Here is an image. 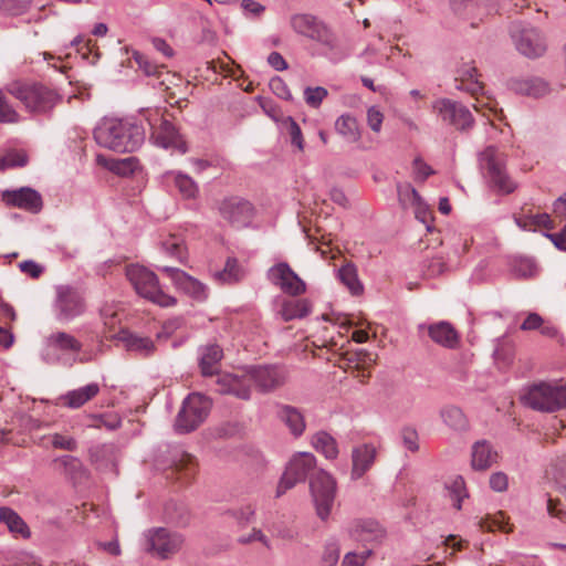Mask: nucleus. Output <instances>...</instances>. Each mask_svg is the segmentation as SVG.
Wrapping results in <instances>:
<instances>
[{"label":"nucleus","mask_w":566,"mask_h":566,"mask_svg":"<svg viewBox=\"0 0 566 566\" xmlns=\"http://www.w3.org/2000/svg\"><path fill=\"white\" fill-rule=\"evenodd\" d=\"M9 91L27 109L36 114L50 113L62 101V96L55 90L35 82L15 83Z\"/></svg>","instance_id":"obj_4"},{"label":"nucleus","mask_w":566,"mask_h":566,"mask_svg":"<svg viewBox=\"0 0 566 566\" xmlns=\"http://www.w3.org/2000/svg\"><path fill=\"white\" fill-rule=\"evenodd\" d=\"M515 223L523 230L535 231L538 228L553 229L554 223L547 213H534L531 208L523 207L514 216Z\"/></svg>","instance_id":"obj_30"},{"label":"nucleus","mask_w":566,"mask_h":566,"mask_svg":"<svg viewBox=\"0 0 566 566\" xmlns=\"http://www.w3.org/2000/svg\"><path fill=\"white\" fill-rule=\"evenodd\" d=\"M506 516L503 512H499L497 514L493 516H488L485 518H482L479 524L481 530L486 532H495V531H503L509 532L510 530H506L507 521Z\"/></svg>","instance_id":"obj_51"},{"label":"nucleus","mask_w":566,"mask_h":566,"mask_svg":"<svg viewBox=\"0 0 566 566\" xmlns=\"http://www.w3.org/2000/svg\"><path fill=\"white\" fill-rule=\"evenodd\" d=\"M154 114L160 117V125L153 133L156 144L165 149L174 148L181 154L187 153V143L182 139L178 128L171 122L164 118V114H160L158 111H155Z\"/></svg>","instance_id":"obj_20"},{"label":"nucleus","mask_w":566,"mask_h":566,"mask_svg":"<svg viewBox=\"0 0 566 566\" xmlns=\"http://www.w3.org/2000/svg\"><path fill=\"white\" fill-rule=\"evenodd\" d=\"M514 90L520 94L534 98L543 97L551 91L548 83L539 77H530L516 81Z\"/></svg>","instance_id":"obj_38"},{"label":"nucleus","mask_w":566,"mask_h":566,"mask_svg":"<svg viewBox=\"0 0 566 566\" xmlns=\"http://www.w3.org/2000/svg\"><path fill=\"white\" fill-rule=\"evenodd\" d=\"M28 160V155L23 150H11L0 157V170L24 167Z\"/></svg>","instance_id":"obj_47"},{"label":"nucleus","mask_w":566,"mask_h":566,"mask_svg":"<svg viewBox=\"0 0 566 566\" xmlns=\"http://www.w3.org/2000/svg\"><path fill=\"white\" fill-rule=\"evenodd\" d=\"M370 556V548L364 549L360 553L349 552L345 555L342 566H364Z\"/></svg>","instance_id":"obj_58"},{"label":"nucleus","mask_w":566,"mask_h":566,"mask_svg":"<svg viewBox=\"0 0 566 566\" xmlns=\"http://www.w3.org/2000/svg\"><path fill=\"white\" fill-rule=\"evenodd\" d=\"M497 458V453L493 451L491 446L485 441H478L472 447L471 464L475 470H486Z\"/></svg>","instance_id":"obj_37"},{"label":"nucleus","mask_w":566,"mask_h":566,"mask_svg":"<svg viewBox=\"0 0 566 566\" xmlns=\"http://www.w3.org/2000/svg\"><path fill=\"white\" fill-rule=\"evenodd\" d=\"M338 279L353 295H360L363 293L364 286L359 281L357 268L354 263H345L338 270Z\"/></svg>","instance_id":"obj_42"},{"label":"nucleus","mask_w":566,"mask_h":566,"mask_svg":"<svg viewBox=\"0 0 566 566\" xmlns=\"http://www.w3.org/2000/svg\"><path fill=\"white\" fill-rule=\"evenodd\" d=\"M349 537L360 543L365 549L379 544L385 537L384 528L373 520H357L354 521L348 528Z\"/></svg>","instance_id":"obj_16"},{"label":"nucleus","mask_w":566,"mask_h":566,"mask_svg":"<svg viewBox=\"0 0 566 566\" xmlns=\"http://www.w3.org/2000/svg\"><path fill=\"white\" fill-rule=\"evenodd\" d=\"M237 88H240V91L232 93L230 101V109L234 115L243 118L245 116L244 93L248 92V85L243 86V82L238 83Z\"/></svg>","instance_id":"obj_53"},{"label":"nucleus","mask_w":566,"mask_h":566,"mask_svg":"<svg viewBox=\"0 0 566 566\" xmlns=\"http://www.w3.org/2000/svg\"><path fill=\"white\" fill-rule=\"evenodd\" d=\"M211 408V400L202 394L192 392L184 400L175 420L177 433H189L195 431L208 417Z\"/></svg>","instance_id":"obj_7"},{"label":"nucleus","mask_w":566,"mask_h":566,"mask_svg":"<svg viewBox=\"0 0 566 566\" xmlns=\"http://www.w3.org/2000/svg\"><path fill=\"white\" fill-rule=\"evenodd\" d=\"M557 495L547 501V512L551 516L566 522V455L559 460L555 474Z\"/></svg>","instance_id":"obj_22"},{"label":"nucleus","mask_w":566,"mask_h":566,"mask_svg":"<svg viewBox=\"0 0 566 566\" xmlns=\"http://www.w3.org/2000/svg\"><path fill=\"white\" fill-rule=\"evenodd\" d=\"M126 276L137 294L153 303L168 307L177 303L174 296L166 294L159 286L157 275L145 266L130 264L126 269Z\"/></svg>","instance_id":"obj_6"},{"label":"nucleus","mask_w":566,"mask_h":566,"mask_svg":"<svg viewBox=\"0 0 566 566\" xmlns=\"http://www.w3.org/2000/svg\"><path fill=\"white\" fill-rule=\"evenodd\" d=\"M216 391L221 395H233L237 398L248 399V380L244 375L223 374L216 381Z\"/></svg>","instance_id":"obj_27"},{"label":"nucleus","mask_w":566,"mask_h":566,"mask_svg":"<svg viewBox=\"0 0 566 566\" xmlns=\"http://www.w3.org/2000/svg\"><path fill=\"white\" fill-rule=\"evenodd\" d=\"M0 523L4 524L9 532L14 536H21L22 538H29L31 536L30 528L23 518L11 507H0Z\"/></svg>","instance_id":"obj_35"},{"label":"nucleus","mask_w":566,"mask_h":566,"mask_svg":"<svg viewBox=\"0 0 566 566\" xmlns=\"http://www.w3.org/2000/svg\"><path fill=\"white\" fill-rule=\"evenodd\" d=\"M164 514L167 522L184 527L190 522V511L188 506L178 501L170 500L165 504Z\"/></svg>","instance_id":"obj_39"},{"label":"nucleus","mask_w":566,"mask_h":566,"mask_svg":"<svg viewBox=\"0 0 566 566\" xmlns=\"http://www.w3.org/2000/svg\"><path fill=\"white\" fill-rule=\"evenodd\" d=\"M2 200L8 207H15L33 214L40 213L43 209L41 193L28 186L14 190H4Z\"/></svg>","instance_id":"obj_14"},{"label":"nucleus","mask_w":566,"mask_h":566,"mask_svg":"<svg viewBox=\"0 0 566 566\" xmlns=\"http://www.w3.org/2000/svg\"><path fill=\"white\" fill-rule=\"evenodd\" d=\"M377 448L373 443H363L352 450V471L353 480L361 479L374 465L377 458Z\"/></svg>","instance_id":"obj_24"},{"label":"nucleus","mask_w":566,"mask_h":566,"mask_svg":"<svg viewBox=\"0 0 566 566\" xmlns=\"http://www.w3.org/2000/svg\"><path fill=\"white\" fill-rule=\"evenodd\" d=\"M85 311V301L74 287L60 286L57 289L55 312L60 322L67 323L82 315Z\"/></svg>","instance_id":"obj_11"},{"label":"nucleus","mask_w":566,"mask_h":566,"mask_svg":"<svg viewBox=\"0 0 566 566\" xmlns=\"http://www.w3.org/2000/svg\"><path fill=\"white\" fill-rule=\"evenodd\" d=\"M282 126L290 135L292 145H294L300 151H303L304 139L297 123L291 116H286L282 119Z\"/></svg>","instance_id":"obj_49"},{"label":"nucleus","mask_w":566,"mask_h":566,"mask_svg":"<svg viewBox=\"0 0 566 566\" xmlns=\"http://www.w3.org/2000/svg\"><path fill=\"white\" fill-rule=\"evenodd\" d=\"M455 82L458 90H463L475 96L474 109L488 118L502 119V109L497 108V103L490 97H478L483 91V84L478 80V70L472 63H465L457 71ZM491 125H494L493 119H490Z\"/></svg>","instance_id":"obj_5"},{"label":"nucleus","mask_w":566,"mask_h":566,"mask_svg":"<svg viewBox=\"0 0 566 566\" xmlns=\"http://www.w3.org/2000/svg\"><path fill=\"white\" fill-rule=\"evenodd\" d=\"M96 143L117 153H133L145 140L144 128L135 122L119 118H104L93 132Z\"/></svg>","instance_id":"obj_1"},{"label":"nucleus","mask_w":566,"mask_h":566,"mask_svg":"<svg viewBox=\"0 0 566 566\" xmlns=\"http://www.w3.org/2000/svg\"><path fill=\"white\" fill-rule=\"evenodd\" d=\"M316 513L323 521L327 520L336 496V481L324 470H316L310 482Z\"/></svg>","instance_id":"obj_9"},{"label":"nucleus","mask_w":566,"mask_h":566,"mask_svg":"<svg viewBox=\"0 0 566 566\" xmlns=\"http://www.w3.org/2000/svg\"><path fill=\"white\" fill-rule=\"evenodd\" d=\"M199 367L202 376L210 377L219 371V364L223 357L222 348L217 344H210L199 348Z\"/></svg>","instance_id":"obj_31"},{"label":"nucleus","mask_w":566,"mask_h":566,"mask_svg":"<svg viewBox=\"0 0 566 566\" xmlns=\"http://www.w3.org/2000/svg\"><path fill=\"white\" fill-rule=\"evenodd\" d=\"M312 311V304L306 298H283L277 314L285 322L300 319L307 316Z\"/></svg>","instance_id":"obj_33"},{"label":"nucleus","mask_w":566,"mask_h":566,"mask_svg":"<svg viewBox=\"0 0 566 566\" xmlns=\"http://www.w3.org/2000/svg\"><path fill=\"white\" fill-rule=\"evenodd\" d=\"M516 49L527 57L542 56L546 51L543 34L534 28H524L513 34Z\"/></svg>","instance_id":"obj_18"},{"label":"nucleus","mask_w":566,"mask_h":566,"mask_svg":"<svg viewBox=\"0 0 566 566\" xmlns=\"http://www.w3.org/2000/svg\"><path fill=\"white\" fill-rule=\"evenodd\" d=\"M440 418L446 426L454 431H465L469 428V421L463 411L453 405L441 408Z\"/></svg>","instance_id":"obj_40"},{"label":"nucleus","mask_w":566,"mask_h":566,"mask_svg":"<svg viewBox=\"0 0 566 566\" xmlns=\"http://www.w3.org/2000/svg\"><path fill=\"white\" fill-rule=\"evenodd\" d=\"M276 415L280 421L287 427L292 436L297 438L304 433L306 422L304 415L300 409L290 405H280L277 407Z\"/></svg>","instance_id":"obj_28"},{"label":"nucleus","mask_w":566,"mask_h":566,"mask_svg":"<svg viewBox=\"0 0 566 566\" xmlns=\"http://www.w3.org/2000/svg\"><path fill=\"white\" fill-rule=\"evenodd\" d=\"M175 185L185 199H193L198 195L197 184L187 175L178 174L175 177Z\"/></svg>","instance_id":"obj_48"},{"label":"nucleus","mask_w":566,"mask_h":566,"mask_svg":"<svg viewBox=\"0 0 566 566\" xmlns=\"http://www.w3.org/2000/svg\"><path fill=\"white\" fill-rule=\"evenodd\" d=\"M117 338L128 352H135L144 357L153 355L156 350V345L151 338L139 336L128 329H120Z\"/></svg>","instance_id":"obj_29"},{"label":"nucleus","mask_w":566,"mask_h":566,"mask_svg":"<svg viewBox=\"0 0 566 566\" xmlns=\"http://www.w3.org/2000/svg\"><path fill=\"white\" fill-rule=\"evenodd\" d=\"M523 399L534 410L554 412L566 407V385L541 382L532 386Z\"/></svg>","instance_id":"obj_8"},{"label":"nucleus","mask_w":566,"mask_h":566,"mask_svg":"<svg viewBox=\"0 0 566 566\" xmlns=\"http://www.w3.org/2000/svg\"><path fill=\"white\" fill-rule=\"evenodd\" d=\"M428 334L432 342L447 348H455L459 344V334L448 322H438L429 325Z\"/></svg>","instance_id":"obj_34"},{"label":"nucleus","mask_w":566,"mask_h":566,"mask_svg":"<svg viewBox=\"0 0 566 566\" xmlns=\"http://www.w3.org/2000/svg\"><path fill=\"white\" fill-rule=\"evenodd\" d=\"M218 434L226 439H242L245 436V423L238 419H230L220 426Z\"/></svg>","instance_id":"obj_46"},{"label":"nucleus","mask_w":566,"mask_h":566,"mask_svg":"<svg viewBox=\"0 0 566 566\" xmlns=\"http://www.w3.org/2000/svg\"><path fill=\"white\" fill-rule=\"evenodd\" d=\"M382 122L384 114L379 111V108L376 106L369 107L367 111V124L369 128L375 133H379Z\"/></svg>","instance_id":"obj_61"},{"label":"nucleus","mask_w":566,"mask_h":566,"mask_svg":"<svg viewBox=\"0 0 566 566\" xmlns=\"http://www.w3.org/2000/svg\"><path fill=\"white\" fill-rule=\"evenodd\" d=\"M398 199L403 208L413 207L421 200L419 193L409 184L397 186Z\"/></svg>","instance_id":"obj_52"},{"label":"nucleus","mask_w":566,"mask_h":566,"mask_svg":"<svg viewBox=\"0 0 566 566\" xmlns=\"http://www.w3.org/2000/svg\"><path fill=\"white\" fill-rule=\"evenodd\" d=\"M271 275L274 283L290 295H301L306 290L304 281L286 263L272 268Z\"/></svg>","instance_id":"obj_23"},{"label":"nucleus","mask_w":566,"mask_h":566,"mask_svg":"<svg viewBox=\"0 0 566 566\" xmlns=\"http://www.w3.org/2000/svg\"><path fill=\"white\" fill-rule=\"evenodd\" d=\"M450 497L453 502V506L457 510L461 509V502L468 497V491L463 478L457 476L448 486Z\"/></svg>","instance_id":"obj_50"},{"label":"nucleus","mask_w":566,"mask_h":566,"mask_svg":"<svg viewBox=\"0 0 566 566\" xmlns=\"http://www.w3.org/2000/svg\"><path fill=\"white\" fill-rule=\"evenodd\" d=\"M32 0H0V10L8 15H20L28 11Z\"/></svg>","instance_id":"obj_54"},{"label":"nucleus","mask_w":566,"mask_h":566,"mask_svg":"<svg viewBox=\"0 0 566 566\" xmlns=\"http://www.w3.org/2000/svg\"><path fill=\"white\" fill-rule=\"evenodd\" d=\"M159 270L171 279L172 283L178 290L188 294L193 300L199 302L207 300V286L197 279L187 274L185 271L171 266H163Z\"/></svg>","instance_id":"obj_17"},{"label":"nucleus","mask_w":566,"mask_h":566,"mask_svg":"<svg viewBox=\"0 0 566 566\" xmlns=\"http://www.w3.org/2000/svg\"><path fill=\"white\" fill-rule=\"evenodd\" d=\"M90 461L96 470L118 475L117 449L112 443L93 446L88 449Z\"/></svg>","instance_id":"obj_25"},{"label":"nucleus","mask_w":566,"mask_h":566,"mask_svg":"<svg viewBox=\"0 0 566 566\" xmlns=\"http://www.w3.org/2000/svg\"><path fill=\"white\" fill-rule=\"evenodd\" d=\"M57 460L61 461L65 470L71 474H80L84 472L82 462L75 457L62 455Z\"/></svg>","instance_id":"obj_62"},{"label":"nucleus","mask_w":566,"mask_h":566,"mask_svg":"<svg viewBox=\"0 0 566 566\" xmlns=\"http://www.w3.org/2000/svg\"><path fill=\"white\" fill-rule=\"evenodd\" d=\"M339 557V547L337 543L331 542L325 546L324 554H323V560L325 562L326 566H334L336 565Z\"/></svg>","instance_id":"obj_64"},{"label":"nucleus","mask_w":566,"mask_h":566,"mask_svg":"<svg viewBox=\"0 0 566 566\" xmlns=\"http://www.w3.org/2000/svg\"><path fill=\"white\" fill-rule=\"evenodd\" d=\"M290 25L298 35L315 42L322 54L331 55L337 51V36L316 17L307 13H296L291 17Z\"/></svg>","instance_id":"obj_2"},{"label":"nucleus","mask_w":566,"mask_h":566,"mask_svg":"<svg viewBox=\"0 0 566 566\" xmlns=\"http://www.w3.org/2000/svg\"><path fill=\"white\" fill-rule=\"evenodd\" d=\"M163 249L170 256L176 258L179 262L184 263L187 259L186 248L182 241L169 239L163 242Z\"/></svg>","instance_id":"obj_55"},{"label":"nucleus","mask_w":566,"mask_h":566,"mask_svg":"<svg viewBox=\"0 0 566 566\" xmlns=\"http://www.w3.org/2000/svg\"><path fill=\"white\" fill-rule=\"evenodd\" d=\"M19 269L21 272L28 274L32 279H39L44 269L33 260H25L19 263Z\"/></svg>","instance_id":"obj_63"},{"label":"nucleus","mask_w":566,"mask_h":566,"mask_svg":"<svg viewBox=\"0 0 566 566\" xmlns=\"http://www.w3.org/2000/svg\"><path fill=\"white\" fill-rule=\"evenodd\" d=\"M335 129L347 142L356 143L360 138V130L355 117L349 115H342L335 123Z\"/></svg>","instance_id":"obj_43"},{"label":"nucleus","mask_w":566,"mask_h":566,"mask_svg":"<svg viewBox=\"0 0 566 566\" xmlns=\"http://www.w3.org/2000/svg\"><path fill=\"white\" fill-rule=\"evenodd\" d=\"M250 380L259 390L268 392L284 385L286 374L277 366H254L250 368Z\"/></svg>","instance_id":"obj_19"},{"label":"nucleus","mask_w":566,"mask_h":566,"mask_svg":"<svg viewBox=\"0 0 566 566\" xmlns=\"http://www.w3.org/2000/svg\"><path fill=\"white\" fill-rule=\"evenodd\" d=\"M328 92L322 86L306 87L304 90V99L311 107L317 108L323 99L327 96Z\"/></svg>","instance_id":"obj_56"},{"label":"nucleus","mask_w":566,"mask_h":566,"mask_svg":"<svg viewBox=\"0 0 566 566\" xmlns=\"http://www.w3.org/2000/svg\"><path fill=\"white\" fill-rule=\"evenodd\" d=\"M108 169L122 177L130 176L138 168V159L136 157H127L124 159H112Z\"/></svg>","instance_id":"obj_44"},{"label":"nucleus","mask_w":566,"mask_h":566,"mask_svg":"<svg viewBox=\"0 0 566 566\" xmlns=\"http://www.w3.org/2000/svg\"><path fill=\"white\" fill-rule=\"evenodd\" d=\"M19 114L9 105L6 96L0 90V123H17Z\"/></svg>","instance_id":"obj_57"},{"label":"nucleus","mask_w":566,"mask_h":566,"mask_svg":"<svg viewBox=\"0 0 566 566\" xmlns=\"http://www.w3.org/2000/svg\"><path fill=\"white\" fill-rule=\"evenodd\" d=\"M403 446L411 452L419 450V436L416 429L406 427L401 430Z\"/></svg>","instance_id":"obj_59"},{"label":"nucleus","mask_w":566,"mask_h":566,"mask_svg":"<svg viewBox=\"0 0 566 566\" xmlns=\"http://www.w3.org/2000/svg\"><path fill=\"white\" fill-rule=\"evenodd\" d=\"M182 544V537L177 533H171L167 528L159 527L149 531L146 538V551L158 556L161 559L169 558L177 553Z\"/></svg>","instance_id":"obj_12"},{"label":"nucleus","mask_w":566,"mask_h":566,"mask_svg":"<svg viewBox=\"0 0 566 566\" xmlns=\"http://www.w3.org/2000/svg\"><path fill=\"white\" fill-rule=\"evenodd\" d=\"M51 444L54 449L66 451H75L77 449V442L74 438L66 437L61 433H54L52 436Z\"/></svg>","instance_id":"obj_60"},{"label":"nucleus","mask_w":566,"mask_h":566,"mask_svg":"<svg viewBox=\"0 0 566 566\" xmlns=\"http://www.w3.org/2000/svg\"><path fill=\"white\" fill-rule=\"evenodd\" d=\"M171 471L179 481L190 483L197 474L195 457L185 451L176 453L172 458Z\"/></svg>","instance_id":"obj_32"},{"label":"nucleus","mask_w":566,"mask_h":566,"mask_svg":"<svg viewBox=\"0 0 566 566\" xmlns=\"http://www.w3.org/2000/svg\"><path fill=\"white\" fill-rule=\"evenodd\" d=\"M433 109L442 122L457 129H467L473 124V117L470 111L455 101L449 98L438 99L433 104Z\"/></svg>","instance_id":"obj_13"},{"label":"nucleus","mask_w":566,"mask_h":566,"mask_svg":"<svg viewBox=\"0 0 566 566\" xmlns=\"http://www.w3.org/2000/svg\"><path fill=\"white\" fill-rule=\"evenodd\" d=\"M376 363V355L364 350L346 352L339 361L345 370H350L354 377L365 381L370 376V368Z\"/></svg>","instance_id":"obj_21"},{"label":"nucleus","mask_w":566,"mask_h":566,"mask_svg":"<svg viewBox=\"0 0 566 566\" xmlns=\"http://www.w3.org/2000/svg\"><path fill=\"white\" fill-rule=\"evenodd\" d=\"M312 447L326 459L333 460L338 455L336 440L326 431H318L311 439Z\"/></svg>","instance_id":"obj_41"},{"label":"nucleus","mask_w":566,"mask_h":566,"mask_svg":"<svg viewBox=\"0 0 566 566\" xmlns=\"http://www.w3.org/2000/svg\"><path fill=\"white\" fill-rule=\"evenodd\" d=\"M214 279L220 283L232 284L240 280L238 260L228 258L223 270L214 273Z\"/></svg>","instance_id":"obj_45"},{"label":"nucleus","mask_w":566,"mask_h":566,"mask_svg":"<svg viewBox=\"0 0 566 566\" xmlns=\"http://www.w3.org/2000/svg\"><path fill=\"white\" fill-rule=\"evenodd\" d=\"M219 212L234 228L241 229L248 226V201L243 198H226L220 203Z\"/></svg>","instance_id":"obj_26"},{"label":"nucleus","mask_w":566,"mask_h":566,"mask_svg":"<svg viewBox=\"0 0 566 566\" xmlns=\"http://www.w3.org/2000/svg\"><path fill=\"white\" fill-rule=\"evenodd\" d=\"M316 458L310 452L294 454L289 461L277 485V495H282L300 482H304L307 474L314 471Z\"/></svg>","instance_id":"obj_10"},{"label":"nucleus","mask_w":566,"mask_h":566,"mask_svg":"<svg viewBox=\"0 0 566 566\" xmlns=\"http://www.w3.org/2000/svg\"><path fill=\"white\" fill-rule=\"evenodd\" d=\"M99 392V386L96 382L88 384L75 390H71L61 397L63 405L76 409L93 399Z\"/></svg>","instance_id":"obj_36"},{"label":"nucleus","mask_w":566,"mask_h":566,"mask_svg":"<svg viewBox=\"0 0 566 566\" xmlns=\"http://www.w3.org/2000/svg\"><path fill=\"white\" fill-rule=\"evenodd\" d=\"M506 154L495 146L486 147L480 154V167L492 188L503 195L512 193L517 185L506 169Z\"/></svg>","instance_id":"obj_3"},{"label":"nucleus","mask_w":566,"mask_h":566,"mask_svg":"<svg viewBox=\"0 0 566 566\" xmlns=\"http://www.w3.org/2000/svg\"><path fill=\"white\" fill-rule=\"evenodd\" d=\"M48 353L44 356L46 363L55 364L61 360L62 354H78L82 350V343L66 332H55L46 337Z\"/></svg>","instance_id":"obj_15"}]
</instances>
